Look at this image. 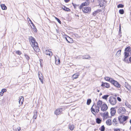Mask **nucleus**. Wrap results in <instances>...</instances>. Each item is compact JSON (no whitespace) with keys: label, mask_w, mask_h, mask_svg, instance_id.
Instances as JSON below:
<instances>
[{"label":"nucleus","mask_w":131,"mask_h":131,"mask_svg":"<svg viewBox=\"0 0 131 131\" xmlns=\"http://www.w3.org/2000/svg\"><path fill=\"white\" fill-rule=\"evenodd\" d=\"M29 39L30 44L34 50L36 52H39V49L38 46V43L35 40L34 38L32 36H30L29 37Z\"/></svg>","instance_id":"obj_1"},{"label":"nucleus","mask_w":131,"mask_h":131,"mask_svg":"<svg viewBox=\"0 0 131 131\" xmlns=\"http://www.w3.org/2000/svg\"><path fill=\"white\" fill-rule=\"evenodd\" d=\"M108 101L111 105H114L116 104L117 100L116 98L113 96H110L109 98Z\"/></svg>","instance_id":"obj_2"},{"label":"nucleus","mask_w":131,"mask_h":131,"mask_svg":"<svg viewBox=\"0 0 131 131\" xmlns=\"http://www.w3.org/2000/svg\"><path fill=\"white\" fill-rule=\"evenodd\" d=\"M128 118V116H125L124 115H122L118 117V120L120 123H123L126 121Z\"/></svg>","instance_id":"obj_3"},{"label":"nucleus","mask_w":131,"mask_h":131,"mask_svg":"<svg viewBox=\"0 0 131 131\" xmlns=\"http://www.w3.org/2000/svg\"><path fill=\"white\" fill-rule=\"evenodd\" d=\"M111 83L114 85V86L116 88H121V85L116 81L113 79L112 80V81H111Z\"/></svg>","instance_id":"obj_4"},{"label":"nucleus","mask_w":131,"mask_h":131,"mask_svg":"<svg viewBox=\"0 0 131 131\" xmlns=\"http://www.w3.org/2000/svg\"><path fill=\"white\" fill-rule=\"evenodd\" d=\"M118 112L121 115L124 114L126 112V110L125 108L121 107L118 110Z\"/></svg>","instance_id":"obj_5"},{"label":"nucleus","mask_w":131,"mask_h":131,"mask_svg":"<svg viewBox=\"0 0 131 131\" xmlns=\"http://www.w3.org/2000/svg\"><path fill=\"white\" fill-rule=\"evenodd\" d=\"M82 10L84 13H89L91 12V9L89 7H84L82 8Z\"/></svg>","instance_id":"obj_6"},{"label":"nucleus","mask_w":131,"mask_h":131,"mask_svg":"<svg viewBox=\"0 0 131 131\" xmlns=\"http://www.w3.org/2000/svg\"><path fill=\"white\" fill-rule=\"evenodd\" d=\"M125 58L123 59V61L125 62L128 63L129 61L127 57L128 56L129 53L128 52H124Z\"/></svg>","instance_id":"obj_7"},{"label":"nucleus","mask_w":131,"mask_h":131,"mask_svg":"<svg viewBox=\"0 0 131 131\" xmlns=\"http://www.w3.org/2000/svg\"><path fill=\"white\" fill-rule=\"evenodd\" d=\"M38 76L39 79L41 82V83L42 84H43V78L41 72H38Z\"/></svg>","instance_id":"obj_8"},{"label":"nucleus","mask_w":131,"mask_h":131,"mask_svg":"<svg viewBox=\"0 0 131 131\" xmlns=\"http://www.w3.org/2000/svg\"><path fill=\"white\" fill-rule=\"evenodd\" d=\"M62 111V108H58L54 111V114L57 115H59L61 113Z\"/></svg>","instance_id":"obj_9"},{"label":"nucleus","mask_w":131,"mask_h":131,"mask_svg":"<svg viewBox=\"0 0 131 131\" xmlns=\"http://www.w3.org/2000/svg\"><path fill=\"white\" fill-rule=\"evenodd\" d=\"M108 108V107L107 105L105 104H104L102 105L101 107V110L103 111H105Z\"/></svg>","instance_id":"obj_10"},{"label":"nucleus","mask_w":131,"mask_h":131,"mask_svg":"<svg viewBox=\"0 0 131 131\" xmlns=\"http://www.w3.org/2000/svg\"><path fill=\"white\" fill-rule=\"evenodd\" d=\"M44 53H45L46 55H49L50 56H51L52 55V53L51 52V50H46Z\"/></svg>","instance_id":"obj_11"},{"label":"nucleus","mask_w":131,"mask_h":131,"mask_svg":"<svg viewBox=\"0 0 131 131\" xmlns=\"http://www.w3.org/2000/svg\"><path fill=\"white\" fill-rule=\"evenodd\" d=\"M19 104L20 105H22L24 101V98L22 96H20L19 97Z\"/></svg>","instance_id":"obj_12"},{"label":"nucleus","mask_w":131,"mask_h":131,"mask_svg":"<svg viewBox=\"0 0 131 131\" xmlns=\"http://www.w3.org/2000/svg\"><path fill=\"white\" fill-rule=\"evenodd\" d=\"M111 115L113 116L115 115L116 112V110L115 108L112 107L111 109Z\"/></svg>","instance_id":"obj_13"},{"label":"nucleus","mask_w":131,"mask_h":131,"mask_svg":"<svg viewBox=\"0 0 131 131\" xmlns=\"http://www.w3.org/2000/svg\"><path fill=\"white\" fill-rule=\"evenodd\" d=\"M102 104V102L101 101H98L97 103V108H100L101 107Z\"/></svg>","instance_id":"obj_14"},{"label":"nucleus","mask_w":131,"mask_h":131,"mask_svg":"<svg viewBox=\"0 0 131 131\" xmlns=\"http://www.w3.org/2000/svg\"><path fill=\"white\" fill-rule=\"evenodd\" d=\"M80 74L79 73H77L74 74L72 75V78L73 79H76L78 78V77L79 76Z\"/></svg>","instance_id":"obj_15"},{"label":"nucleus","mask_w":131,"mask_h":131,"mask_svg":"<svg viewBox=\"0 0 131 131\" xmlns=\"http://www.w3.org/2000/svg\"><path fill=\"white\" fill-rule=\"evenodd\" d=\"M86 6H87V3L86 2L82 3L81 5L79 7V8L80 9H81L83 8V7Z\"/></svg>","instance_id":"obj_16"},{"label":"nucleus","mask_w":131,"mask_h":131,"mask_svg":"<svg viewBox=\"0 0 131 131\" xmlns=\"http://www.w3.org/2000/svg\"><path fill=\"white\" fill-rule=\"evenodd\" d=\"M104 79L105 80L108 81L111 83V81H112V80H113L112 78H110L108 77H105L104 78Z\"/></svg>","instance_id":"obj_17"},{"label":"nucleus","mask_w":131,"mask_h":131,"mask_svg":"<svg viewBox=\"0 0 131 131\" xmlns=\"http://www.w3.org/2000/svg\"><path fill=\"white\" fill-rule=\"evenodd\" d=\"M6 91V89H4L2 90L0 92V96H2L4 92Z\"/></svg>","instance_id":"obj_18"},{"label":"nucleus","mask_w":131,"mask_h":131,"mask_svg":"<svg viewBox=\"0 0 131 131\" xmlns=\"http://www.w3.org/2000/svg\"><path fill=\"white\" fill-rule=\"evenodd\" d=\"M83 59H90L91 58V57L89 55H86L83 56Z\"/></svg>","instance_id":"obj_19"},{"label":"nucleus","mask_w":131,"mask_h":131,"mask_svg":"<svg viewBox=\"0 0 131 131\" xmlns=\"http://www.w3.org/2000/svg\"><path fill=\"white\" fill-rule=\"evenodd\" d=\"M121 50H119L117 52L115 56L117 57H118L121 55Z\"/></svg>","instance_id":"obj_20"},{"label":"nucleus","mask_w":131,"mask_h":131,"mask_svg":"<svg viewBox=\"0 0 131 131\" xmlns=\"http://www.w3.org/2000/svg\"><path fill=\"white\" fill-rule=\"evenodd\" d=\"M74 128V125L73 124H70L69 126V129L71 130H73Z\"/></svg>","instance_id":"obj_21"},{"label":"nucleus","mask_w":131,"mask_h":131,"mask_svg":"<svg viewBox=\"0 0 131 131\" xmlns=\"http://www.w3.org/2000/svg\"><path fill=\"white\" fill-rule=\"evenodd\" d=\"M1 7L3 10H6L7 9L6 7L4 4H2L1 5Z\"/></svg>","instance_id":"obj_22"},{"label":"nucleus","mask_w":131,"mask_h":131,"mask_svg":"<svg viewBox=\"0 0 131 131\" xmlns=\"http://www.w3.org/2000/svg\"><path fill=\"white\" fill-rule=\"evenodd\" d=\"M62 8L63 10L67 11H70V10L69 9L67 8L64 6H63L62 7Z\"/></svg>","instance_id":"obj_23"},{"label":"nucleus","mask_w":131,"mask_h":131,"mask_svg":"<svg viewBox=\"0 0 131 131\" xmlns=\"http://www.w3.org/2000/svg\"><path fill=\"white\" fill-rule=\"evenodd\" d=\"M104 84V86H105L106 88H110V86L109 84L107 83H105Z\"/></svg>","instance_id":"obj_24"},{"label":"nucleus","mask_w":131,"mask_h":131,"mask_svg":"<svg viewBox=\"0 0 131 131\" xmlns=\"http://www.w3.org/2000/svg\"><path fill=\"white\" fill-rule=\"evenodd\" d=\"M37 112L36 111V112H35L34 113L33 118L35 119H36L37 118Z\"/></svg>","instance_id":"obj_25"},{"label":"nucleus","mask_w":131,"mask_h":131,"mask_svg":"<svg viewBox=\"0 0 131 131\" xmlns=\"http://www.w3.org/2000/svg\"><path fill=\"white\" fill-rule=\"evenodd\" d=\"M126 88L130 91L131 92V86L129 85H127V86H126Z\"/></svg>","instance_id":"obj_26"},{"label":"nucleus","mask_w":131,"mask_h":131,"mask_svg":"<svg viewBox=\"0 0 131 131\" xmlns=\"http://www.w3.org/2000/svg\"><path fill=\"white\" fill-rule=\"evenodd\" d=\"M108 96L109 95H105L103 96L102 97V98L103 99L107 100Z\"/></svg>","instance_id":"obj_27"},{"label":"nucleus","mask_w":131,"mask_h":131,"mask_svg":"<svg viewBox=\"0 0 131 131\" xmlns=\"http://www.w3.org/2000/svg\"><path fill=\"white\" fill-rule=\"evenodd\" d=\"M68 39L69 41L68 40V42L70 43H72L73 42V40L72 39L70 38L69 37H68Z\"/></svg>","instance_id":"obj_28"},{"label":"nucleus","mask_w":131,"mask_h":131,"mask_svg":"<svg viewBox=\"0 0 131 131\" xmlns=\"http://www.w3.org/2000/svg\"><path fill=\"white\" fill-rule=\"evenodd\" d=\"M96 123H100L101 120L99 118H97L96 119Z\"/></svg>","instance_id":"obj_29"},{"label":"nucleus","mask_w":131,"mask_h":131,"mask_svg":"<svg viewBox=\"0 0 131 131\" xmlns=\"http://www.w3.org/2000/svg\"><path fill=\"white\" fill-rule=\"evenodd\" d=\"M91 99H89L88 100L87 102V104L88 105H89L91 102Z\"/></svg>","instance_id":"obj_30"},{"label":"nucleus","mask_w":131,"mask_h":131,"mask_svg":"<svg viewBox=\"0 0 131 131\" xmlns=\"http://www.w3.org/2000/svg\"><path fill=\"white\" fill-rule=\"evenodd\" d=\"M76 59H84L83 58V56H79L78 57H77Z\"/></svg>","instance_id":"obj_31"},{"label":"nucleus","mask_w":131,"mask_h":131,"mask_svg":"<svg viewBox=\"0 0 131 131\" xmlns=\"http://www.w3.org/2000/svg\"><path fill=\"white\" fill-rule=\"evenodd\" d=\"M119 12L121 14H123L124 13V10L123 9H121L119 10Z\"/></svg>","instance_id":"obj_32"},{"label":"nucleus","mask_w":131,"mask_h":131,"mask_svg":"<svg viewBox=\"0 0 131 131\" xmlns=\"http://www.w3.org/2000/svg\"><path fill=\"white\" fill-rule=\"evenodd\" d=\"M124 6V5H123L122 4H119L117 6V8H123Z\"/></svg>","instance_id":"obj_33"},{"label":"nucleus","mask_w":131,"mask_h":131,"mask_svg":"<svg viewBox=\"0 0 131 131\" xmlns=\"http://www.w3.org/2000/svg\"><path fill=\"white\" fill-rule=\"evenodd\" d=\"M21 130L20 129V128L19 127H18L15 129V131H20Z\"/></svg>","instance_id":"obj_34"},{"label":"nucleus","mask_w":131,"mask_h":131,"mask_svg":"<svg viewBox=\"0 0 131 131\" xmlns=\"http://www.w3.org/2000/svg\"><path fill=\"white\" fill-rule=\"evenodd\" d=\"M105 127L103 125L101 127L100 130L101 131H104Z\"/></svg>","instance_id":"obj_35"},{"label":"nucleus","mask_w":131,"mask_h":131,"mask_svg":"<svg viewBox=\"0 0 131 131\" xmlns=\"http://www.w3.org/2000/svg\"><path fill=\"white\" fill-rule=\"evenodd\" d=\"M55 18L59 23L60 24H61V21L58 18L56 17H55Z\"/></svg>","instance_id":"obj_36"},{"label":"nucleus","mask_w":131,"mask_h":131,"mask_svg":"<svg viewBox=\"0 0 131 131\" xmlns=\"http://www.w3.org/2000/svg\"><path fill=\"white\" fill-rule=\"evenodd\" d=\"M25 56L27 60H28L29 59V57L27 54H25Z\"/></svg>","instance_id":"obj_37"},{"label":"nucleus","mask_w":131,"mask_h":131,"mask_svg":"<svg viewBox=\"0 0 131 131\" xmlns=\"http://www.w3.org/2000/svg\"><path fill=\"white\" fill-rule=\"evenodd\" d=\"M129 48L128 47L126 48L125 49V52H128L129 53Z\"/></svg>","instance_id":"obj_38"},{"label":"nucleus","mask_w":131,"mask_h":131,"mask_svg":"<svg viewBox=\"0 0 131 131\" xmlns=\"http://www.w3.org/2000/svg\"><path fill=\"white\" fill-rule=\"evenodd\" d=\"M105 114L104 115V116H105L106 117H108V113L107 112H106L105 113Z\"/></svg>","instance_id":"obj_39"},{"label":"nucleus","mask_w":131,"mask_h":131,"mask_svg":"<svg viewBox=\"0 0 131 131\" xmlns=\"http://www.w3.org/2000/svg\"><path fill=\"white\" fill-rule=\"evenodd\" d=\"M33 28L32 27V28H33L34 29V31L35 32H36L37 31V29L36 28V27L34 26H33Z\"/></svg>","instance_id":"obj_40"},{"label":"nucleus","mask_w":131,"mask_h":131,"mask_svg":"<svg viewBox=\"0 0 131 131\" xmlns=\"http://www.w3.org/2000/svg\"><path fill=\"white\" fill-rule=\"evenodd\" d=\"M16 53L18 55H20L21 54V52L19 50L17 51Z\"/></svg>","instance_id":"obj_41"},{"label":"nucleus","mask_w":131,"mask_h":131,"mask_svg":"<svg viewBox=\"0 0 131 131\" xmlns=\"http://www.w3.org/2000/svg\"><path fill=\"white\" fill-rule=\"evenodd\" d=\"M111 119H109L106 121V123H111Z\"/></svg>","instance_id":"obj_42"},{"label":"nucleus","mask_w":131,"mask_h":131,"mask_svg":"<svg viewBox=\"0 0 131 131\" xmlns=\"http://www.w3.org/2000/svg\"><path fill=\"white\" fill-rule=\"evenodd\" d=\"M125 105L128 108H130V105H129L127 104L126 103H125Z\"/></svg>","instance_id":"obj_43"},{"label":"nucleus","mask_w":131,"mask_h":131,"mask_svg":"<svg viewBox=\"0 0 131 131\" xmlns=\"http://www.w3.org/2000/svg\"><path fill=\"white\" fill-rule=\"evenodd\" d=\"M93 106L92 107L91 109V112H92V111L95 112V109L93 108Z\"/></svg>","instance_id":"obj_44"},{"label":"nucleus","mask_w":131,"mask_h":131,"mask_svg":"<svg viewBox=\"0 0 131 131\" xmlns=\"http://www.w3.org/2000/svg\"><path fill=\"white\" fill-rule=\"evenodd\" d=\"M117 100L119 102L121 101V99L119 97H117Z\"/></svg>","instance_id":"obj_45"},{"label":"nucleus","mask_w":131,"mask_h":131,"mask_svg":"<svg viewBox=\"0 0 131 131\" xmlns=\"http://www.w3.org/2000/svg\"><path fill=\"white\" fill-rule=\"evenodd\" d=\"M99 111V108H96V112L98 113Z\"/></svg>","instance_id":"obj_46"},{"label":"nucleus","mask_w":131,"mask_h":131,"mask_svg":"<svg viewBox=\"0 0 131 131\" xmlns=\"http://www.w3.org/2000/svg\"><path fill=\"white\" fill-rule=\"evenodd\" d=\"M96 14L97 13L95 11L92 13V15L94 16H95Z\"/></svg>","instance_id":"obj_47"},{"label":"nucleus","mask_w":131,"mask_h":131,"mask_svg":"<svg viewBox=\"0 0 131 131\" xmlns=\"http://www.w3.org/2000/svg\"><path fill=\"white\" fill-rule=\"evenodd\" d=\"M59 63H60V60H59L57 62L56 61V64H57V65H58V64H59Z\"/></svg>","instance_id":"obj_48"},{"label":"nucleus","mask_w":131,"mask_h":131,"mask_svg":"<svg viewBox=\"0 0 131 131\" xmlns=\"http://www.w3.org/2000/svg\"><path fill=\"white\" fill-rule=\"evenodd\" d=\"M75 8H76L77 6H79V5H77L76 4L74 5L73 6Z\"/></svg>","instance_id":"obj_49"},{"label":"nucleus","mask_w":131,"mask_h":131,"mask_svg":"<svg viewBox=\"0 0 131 131\" xmlns=\"http://www.w3.org/2000/svg\"><path fill=\"white\" fill-rule=\"evenodd\" d=\"M95 11L96 12V13L97 14V13L100 12H101V10H97Z\"/></svg>","instance_id":"obj_50"},{"label":"nucleus","mask_w":131,"mask_h":131,"mask_svg":"<svg viewBox=\"0 0 131 131\" xmlns=\"http://www.w3.org/2000/svg\"><path fill=\"white\" fill-rule=\"evenodd\" d=\"M104 84H105V83L102 82V84L101 85V86H104V85H105Z\"/></svg>","instance_id":"obj_51"},{"label":"nucleus","mask_w":131,"mask_h":131,"mask_svg":"<svg viewBox=\"0 0 131 131\" xmlns=\"http://www.w3.org/2000/svg\"><path fill=\"white\" fill-rule=\"evenodd\" d=\"M121 25H120L119 26V32H121Z\"/></svg>","instance_id":"obj_52"},{"label":"nucleus","mask_w":131,"mask_h":131,"mask_svg":"<svg viewBox=\"0 0 131 131\" xmlns=\"http://www.w3.org/2000/svg\"><path fill=\"white\" fill-rule=\"evenodd\" d=\"M116 119L114 118V119H113V122H115L116 121Z\"/></svg>","instance_id":"obj_53"},{"label":"nucleus","mask_w":131,"mask_h":131,"mask_svg":"<svg viewBox=\"0 0 131 131\" xmlns=\"http://www.w3.org/2000/svg\"><path fill=\"white\" fill-rule=\"evenodd\" d=\"M74 35L75 36L77 37H78V36L77 34H74Z\"/></svg>","instance_id":"obj_54"},{"label":"nucleus","mask_w":131,"mask_h":131,"mask_svg":"<svg viewBox=\"0 0 131 131\" xmlns=\"http://www.w3.org/2000/svg\"><path fill=\"white\" fill-rule=\"evenodd\" d=\"M65 2L67 3L69 1V0H64Z\"/></svg>","instance_id":"obj_55"},{"label":"nucleus","mask_w":131,"mask_h":131,"mask_svg":"<svg viewBox=\"0 0 131 131\" xmlns=\"http://www.w3.org/2000/svg\"><path fill=\"white\" fill-rule=\"evenodd\" d=\"M125 87H126V86H127V85H128V83H126V82H125Z\"/></svg>","instance_id":"obj_56"},{"label":"nucleus","mask_w":131,"mask_h":131,"mask_svg":"<svg viewBox=\"0 0 131 131\" xmlns=\"http://www.w3.org/2000/svg\"><path fill=\"white\" fill-rule=\"evenodd\" d=\"M129 61H130L131 63V57H130L129 58Z\"/></svg>","instance_id":"obj_57"},{"label":"nucleus","mask_w":131,"mask_h":131,"mask_svg":"<svg viewBox=\"0 0 131 131\" xmlns=\"http://www.w3.org/2000/svg\"><path fill=\"white\" fill-rule=\"evenodd\" d=\"M30 23L33 26H34V24L33 23H32V22H30Z\"/></svg>","instance_id":"obj_58"},{"label":"nucleus","mask_w":131,"mask_h":131,"mask_svg":"<svg viewBox=\"0 0 131 131\" xmlns=\"http://www.w3.org/2000/svg\"><path fill=\"white\" fill-rule=\"evenodd\" d=\"M30 23L33 26H34V24L33 23H32V22H30Z\"/></svg>","instance_id":"obj_59"},{"label":"nucleus","mask_w":131,"mask_h":131,"mask_svg":"<svg viewBox=\"0 0 131 131\" xmlns=\"http://www.w3.org/2000/svg\"><path fill=\"white\" fill-rule=\"evenodd\" d=\"M27 19H28V20H29L30 21V22H32V21H31V20H30V19L29 18H28Z\"/></svg>","instance_id":"obj_60"},{"label":"nucleus","mask_w":131,"mask_h":131,"mask_svg":"<svg viewBox=\"0 0 131 131\" xmlns=\"http://www.w3.org/2000/svg\"><path fill=\"white\" fill-rule=\"evenodd\" d=\"M107 125H111V123H107Z\"/></svg>","instance_id":"obj_61"},{"label":"nucleus","mask_w":131,"mask_h":131,"mask_svg":"<svg viewBox=\"0 0 131 131\" xmlns=\"http://www.w3.org/2000/svg\"><path fill=\"white\" fill-rule=\"evenodd\" d=\"M65 39H66V40L68 41V40L67 39V38H66V37H65Z\"/></svg>","instance_id":"obj_62"},{"label":"nucleus","mask_w":131,"mask_h":131,"mask_svg":"<svg viewBox=\"0 0 131 131\" xmlns=\"http://www.w3.org/2000/svg\"><path fill=\"white\" fill-rule=\"evenodd\" d=\"M72 5H73V6H74V5L75 4H74L73 3H72Z\"/></svg>","instance_id":"obj_63"},{"label":"nucleus","mask_w":131,"mask_h":131,"mask_svg":"<svg viewBox=\"0 0 131 131\" xmlns=\"http://www.w3.org/2000/svg\"><path fill=\"white\" fill-rule=\"evenodd\" d=\"M130 123H131V119L129 121Z\"/></svg>","instance_id":"obj_64"}]
</instances>
